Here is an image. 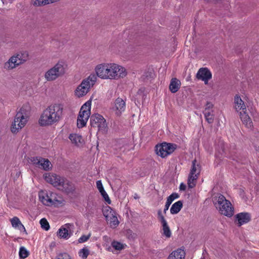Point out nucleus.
Wrapping results in <instances>:
<instances>
[{
    "label": "nucleus",
    "instance_id": "obj_1",
    "mask_svg": "<svg viewBox=\"0 0 259 259\" xmlns=\"http://www.w3.org/2000/svg\"><path fill=\"white\" fill-rule=\"evenodd\" d=\"M97 78L104 80H118L127 75L126 69L115 63H102L97 65L94 69Z\"/></svg>",
    "mask_w": 259,
    "mask_h": 259
},
{
    "label": "nucleus",
    "instance_id": "obj_2",
    "mask_svg": "<svg viewBox=\"0 0 259 259\" xmlns=\"http://www.w3.org/2000/svg\"><path fill=\"white\" fill-rule=\"evenodd\" d=\"M63 105L59 103H53L45 108L38 119L40 126H47L56 124L63 116Z\"/></svg>",
    "mask_w": 259,
    "mask_h": 259
},
{
    "label": "nucleus",
    "instance_id": "obj_3",
    "mask_svg": "<svg viewBox=\"0 0 259 259\" xmlns=\"http://www.w3.org/2000/svg\"><path fill=\"white\" fill-rule=\"evenodd\" d=\"M44 178L47 183L58 190L66 193H69L74 190V187L69 181L55 174H45L44 175Z\"/></svg>",
    "mask_w": 259,
    "mask_h": 259
},
{
    "label": "nucleus",
    "instance_id": "obj_4",
    "mask_svg": "<svg viewBox=\"0 0 259 259\" xmlns=\"http://www.w3.org/2000/svg\"><path fill=\"white\" fill-rule=\"evenodd\" d=\"M30 116L29 109L22 107L17 113L14 121L11 126V131L13 134H17L27 124Z\"/></svg>",
    "mask_w": 259,
    "mask_h": 259
},
{
    "label": "nucleus",
    "instance_id": "obj_5",
    "mask_svg": "<svg viewBox=\"0 0 259 259\" xmlns=\"http://www.w3.org/2000/svg\"><path fill=\"white\" fill-rule=\"evenodd\" d=\"M213 202L217 209L222 214L228 217H231L234 214V207L230 201L227 200L223 195L217 194L213 198Z\"/></svg>",
    "mask_w": 259,
    "mask_h": 259
},
{
    "label": "nucleus",
    "instance_id": "obj_6",
    "mask_svg": "<svg viewBox=\"0 0 259 259\" xmlns=\"http://www.w3.org/2000/svg\"><path fill=\"white\" fill-rule=\"evenodd\" d=\"M39 200L45 205L58 207L63 204V199L56 193L51 191L41 190L38 193Z\"/></svg>",
    "mask_w": 259,
    "mask_h": 259
},
{
    "label": "nucleus",
    "instance_id": "obj_7",
    "mask_svg": "<svg viewBox=\"0 0 259 259\" xmlns=\"http://www.w3.org/2000/svg\"><path fill=\"white\" fill-rule=\"evenodd\" d=\"M96 81V76L94 73L91 74L88 77L83 79L74 91L75 96L78 98L84 97L89 93Z\"/></svg>",
    "mask_w": 259,
    "mask_h": 259
},
{
    "label": "nucleus",
    "instance_id": "obj_8",
    "mask_svg": "<svg viewBox=\"0 0 259 259\" xmlns=\"http://www.w3.org/2000/svg\"><path fill=\"white\" fill-rule=\"evenodd\" d=\"M65 71L64 63L59 61L45 72L44 77L48 81H54L63 75Z\"/></svg>",
    "mask_w": 259,
    "mask_h": 259
},
{
    "label": "nucleus",
    "instance_id": "obj_9",
    "mask_svg": "<svg viewBox=\"0 0 259 259\" xmlns=\"http://www.w3.org/2000/svg\"><path fill=\"white\" fill-rule=\"evenodd\" d=\"M91 102L87 101L81 107L77 121L79 128L84 126L91 115Z\"/></svg>",
    "mask_w": 259,
    "mask_h": 259
},
{
    "label": "nucleus",
    "instance_id": "obj_10",
    "mask_svg": "<svg viewBox=\"0 0 259 259\" xmlns=\"http://www.w3.org/2000/svg\"><path fill=\"white\" fill-rule=\"evenodd\" d=\"M90 124L95 128H97L99 132L104 133L107 131V124L106 120L99 114H93L91 116Z\"/></svg>",
    "mask_w": 259,
    "mask_h": 259
},
{
    "label": "nucleus",
    "instance_id": "obj_11",
    "mask_svg": "<svg viewBox=\"0 0 259 259\" xmlns=\"http://www.w3.org/2000/svg\"><path fill=\"white\" fill-rule=\"evenodd\" d=\"M103 214L110 227L116 228L119 224L116 212L110 207L107 206L103 209Z\"/></svg>",
    "mask_w": 259,
    "mask_h": 259
},
{
    "label": "nucleus",
    "instance_id": "obj_12",
    "mask_svg": "<svg viewBox=\"0 0 259 259\" xmlns=\"http://www.w3.org/2000/svg\"><path fill=\"white\" fill-rule=\"evenodd\" d=\"M177 146L171 143H163L156 147V152L158 155L162 158L171 154L176 149Z\"/></svg>",
    "mask_w": 259,
    "mask_h": 259
},
{
    "label": "nucleus",
    "instance_id": "obj_13",
    "mask_svg": "<svg viewBox=\"0 0 259 259\" xmlns=\"http://www.w3.org/2000/svg\"><path fill=\"white\" fill-rule=\"evenodd\" d=\"M196 160L192 162V167L189 174L188 180V185L190 188H193L196 183L198 176L200 172V166L199 164H196Z\"/></svg>",
    "mask_w": 259,
    "mask_h": 259
},
{
    "label": "nucleus",
    "instance_id": "obj_14",
    "mask_svg": "<svg viewBox=\"0 0 259 259\" xmlns=\"http://www.w3.org/2000/svg\"><path fill=\"white\" fill-rule=\"evenodd\" d=\"M31 162L36 167L46 171L52 169L53 165L48 159L41 157L32 158Z\"/></svg>",
    "mask_w": 259,
    "mask_h": 259
},
{
    "label": "nucleus",
    "instance_id": "obj_15",
    "mask_svg": "<svg viewBox=\"0 0 259 259\" xmlns=\"http://www.w3.org/2000/svg\"><path fill=\"white\" fill-rule=\"evenodd\" d=\"M73 225L66 224L61 226L57 232V236L65 240L68 239L72 235L71 229H73Z\"/></svg>",
    "mask_w": 259,
    "mask_h": 259
},
{
    "label": "nucleus",
    "instance_id": "obj_16",
    "mask_svg": "<svg viewBox=\"0 0 259 259\" xmlns=\"http://www.w3.org/2000/svg\"><path fill=\"white\" fill-rule=\"evenodd\" d=\"M125 109V101L120 98H117L112 107V110L117 115H120Z\"/></svg>",
    "mask_w": 259,
    "mask_h": 259
},
{
    "label": "nucleus",
    "instance_id": "obj_17",
    "mask_svg": "<svg viewBox=\"0 0 259 259\" xmlns=\"http://www.w3.org/2000/svg\"><path fill=\"white\" fill-rule=\"evenodd\" d=\"M196 77L204 82L205 84L208 83V80L211 78L212 74L210 71L206 68H201L197 73Z\"/></svg>",
    "mask_w": 259,
    "mask_h": 259
},
{
    "label": "nucleus",
    "instance_id": "obj_18",
    "mask_svg": "<svg viewBox=\"0 0 259 259\" xmlns=\"http://www.w3.org/2000/svg\"><path fill=\"white\" fill-rule=\"evenodd\" d=\"M234 107L236 112L240 113V112L246 111V107L244 101L240 96L236 95L234 97Z\"/></svg>",
    "mask_w": 259,
    "mask_h": 259
},
{
    "label": "nucleus",
    "instance_id": "obj_19",
    "mask_svg": "<svg viewBox=\"0 0 259 259\" xmlns=\"http://www.w3.org/2000/svg\"><path fill=\"white\" fill-rule=\"evenodd\" d=\"M21 65L16 57L13 55L4 64V68L7 70H12Z\"/></svg>",
    "mask_w": 259,
    "mask_h": 259
},
{
    "label": "nucleus",
    "instance_id": "obj_20",
    "mask_svg": "<svg viewBox=\"0 0 259 259\" xmlns=\"http://www.w3.org/2000/svg\"><path fill=\"white\" fill-rule=\"evenodd\" d=\"M235 218L239 226L247 223L250 220V215L247 212L239 213L236 215Z\"/></svg>",
    "mask_w": 259,
    "mask_h": 259
},
{
    "label": "nucleus",
    "instance_id": "obj_21",
    "mask_svg": "<svg viewBox=\"0 0 259 259\" xmlns=\"http://www.w3.org/2000/svg\"><path fill=\"white\" fill-rule=\"evenodd\" d=\"M240 118L243 124L247 128H251L253 124L252 122L247 114L246 111L243 112H240L239 113Z\"/></svg>",
    "mask_w": 259,
    "mask_h": 259
},
{
    "label": "nucleus",
    "instance_id": "obj_22",
    "mask_svg": "<svg viewBox=\"0 0 259 259\" xmlns=\"http://www.w3.org/2000/svg\"><path fill=\"white\" fill-rule=\"evenodd\" d=\"M21 64L26 62L29 58V54L27 51L22 50L14 55Z\"/></svg>",
    "mask_w": 259,
    "mask_h": 259
},
{
    "label": "nucleus",
    "instance_id": "obj_23",
    "mask_svg": "<svg viewBox=\"0 0 259 259\" xmlns=\"http://www.w3.org/2000/svg\"><path fill=\"white\" fill-rule=\"evenodd\" d=\"M185 252L182 249H178L172 251L167 259H185Z\"/></svg>",
    "mask_w": 259,
    "mask_h": 259
},
{
    "label": "nucleus",
    "instance_id": "obj_24",
    "mask_svg": "<svg viewBox=\"0 0 259 259\" xmlns=\"http://www.w3.org/2000/svg\"><path fill=\"white\" fill-rule=\"evenodd\" d=\"M69 139L72 144L77 146H81L83 143L82 137L76 134H71L69 136Z\"/></svg>",
    "mask_w": 259,
    "mask_h": 259
},
{
    "label": "nucleus",
    "instance_id": "obj_25",
    "mask_svg": "<svg viewBox=\"0 0 259 259\" xmlns=\"http://www.w3.org/2000/svg\"><path fill=\"white\" fill-rule=\"evenodd\" d=\"M11 223L13 228L17 229L20 231H25L24 226L21 223L19 219L16 217L11 219Z\"/></svg>",
    "mask_w": 259,
    "mask_h": 259
},
{
    "label": "nucleus",
    "instance_id": "obj_26",
    "mask_svg": "<svg viewBox=\"0 0 259 259\" xmlns=\"http://www.w3.org/2000/svg\"><path fill=\"white\" fill-rule=\"evenodd\" d=\"M181 82L178 79L173 78L171 79L169 84V90L172 93H175L178 91Z\"/></svg>",
    "mask_w": 259,
    "mask_h": 259
},
{
    "label": "nucleus",
    "instance_id": "obj_27",
    "mask_svg": "<svg viewBox=\"0 0 259 259\" xmlns=\"http://www.w3.org/2000/svg\"><path fill=\"white\" fill-rule=\"evenodd\" d=\"M183 206V203L181 201H178L175 203H174L170 209V211L171 214H177L178 213L181 209Z\"/></svg>",
    "mask_w": 259,
    "mask_h": 259
},
{
    "label": "nucleus",
    "instance_id": "obj_28",
    "mask_svg": "<svg viewBox=\"0 0 259 259\" xmlns=\"http://www.w3.org/2000/svg\"><path fill=\"white\" fill-rule=\"evenodd\" d=\"M161 224L163 235H164L166 238L170 237L171 233L167 222L161 223Z\"/></svg>",
    "mask_w": 259,
    "mask_h": 259
},
{
    "label": "nucleus",
    "instance_id": "obj_29",
    "mask_svg": "<svg viewBox=\"0 0 259 259\" xmlns=\"http://www.w3.org/2000/svg\"><path fill=\"white\" fill-rule=\"evenodd\" d=\"M203 114L208 123H210L213 122L214 118L213 110H204Z\"/></svg>",
    "mask_w": 259,
    "mask_h": 259
},
{
    "label": "nucleus",
    "instance_id": "obj_30",
    "mask_svg": "<svg viewBox=\"0 0 259 259\" xmlns=\"http://www.w3.org/2000/svg\"><path fill=\"white\" fill-rule=\"evenodd\" d=\"M90 254V250L87 247H84L78 251V255L82 259H86Z\"/></svg>",
    "mask_w": 259,
    "mask_h": 259
},
{
    "label": "nucleus",
    "instance_id": "obj_31",
    "mask_svg": "<svg viewBox=\"0 0 259 259\" xmlns=\"http://www.w3.org/2000/svg\"><path fill=\"white\" fill-rule=\"evenodd\" d=\"M112 246L117 250H121L125 248L126 245L118 241H114L111 243Z\"/></svg>",
    "mask_w": 259,
    "mask_h": 259
},
{
    "label": "nucleus",
    "instance_id": "obj_32",
    "mask_svg": "<svg viewBox=\"0 0 259 259\" xmlns=\"http://www.w3.org/2000/svg\"><path fill=\"white\" fill-rule=\"evenodd\" d=\"M19 255L21 258L24 259L28 256L29 252L24 247L22 246L20 248Z\"/></svg>",
    "mask_w": 259,
    "mask_h": 259
},
{
    "label": "nucleus",
    "instance_id": "obj_33",
    "mask_svg": "<svg viewBox=\"0 0 259 259\" xmlns=\"http://www.w3.org/2000/svg\"><path fill=\"white\" fill-rule=\"evenodd\" d=\"M33 5L36 6H44L52 4L51 0H33Z\"/></svg>",
    "mask_w": 259,
    "mask_h": 259
},
{
    "label": "nucleus",
    "instance_id": "obj_34",
    "mask_svg": "<svg viewBox=\"0 0 259 259\" xmlns=\"http://www.w3.org/2000/svg\"><path fill=\"white\" fill-rule=\"evenodd\" d=\"M179 197V195L177 193H172L170 196H169L167 197L166 202L168 203L169 204H171L172 203V201H174L175 199L178 198Z\"/></svg>",
    "mask_w": 259,
    "mask_h": 259
},
{
    "label": "nucleus",
    "instance_id": "obj_35",
    "mask_svg": "<svg viewBox=\"0 0 259 259\" xmlns=\"http://www.w3.org/2000/svg\"><path fill=\"white\" fill-rule=\"evenodd\" d=\"M40 224L42 228L46 231L50 229V225L46 219H42L40 220Z\"/></svg>",
    "mask_w": 259,
    "mask_h": 259
},
{
    "label": "nucleus",
    "instance_id": "obj_36",
    "mask_svg": "<svg viewBox=\"0 0 259 259\" xmlns=\"http://www.w3.org/2000/svg\"><path fill=\"white\" fill-rule=\"evenodd\" d=\"M91 234L89 233L88 235H83L78 239V242L79 243H82L87 242L91 237Z\"/></svg>",
    "mask_w": 259,
    "mask_h": 259
},
{
    "label": "nucleus",
    "instance_id": "obj_37",
    "mask_svg": "<svg viewBox=\"0 0 259 259\" xmlns=\"http://www.w3.org/2000/svg\"><path fill=\"white\" fill-rule=\"evenodd\" d=\"M157 218L161 224L167 222L160 209L158 210L157 211Z\"/></svg>",
    "mask_w": 259,
    "mask_h": 259
},
{
    "label": "nucleus",
    "instance_id": "obj_38",
    "mask_svg": "<svg viewBox=\"0 0 259 259\" xmlns=\"http://www.w3.org/2000/svg\"><path fill=\"white\" fill-rule=\"evenodd\" d=\"M100 192L102 197L104 198L105 201L108 204H110L111 202V200L106 191L104 190L103 191H100Z\"/></svg>",
    "mask_w": 259,
    "mask_h": 259
},
{
    "label": "nucleus",
    "instance_id": "obj_39",
    "mask_svg": "<svg viewBox=\"0 0 259 259\" xmlns=\"http://www.w3.org/2000/svg\"><path fill=\"white\" fill-rule=\"evenodd\" d=\"M57 259H72L71 256L66 253H61L58 256Z\"/></svg>",
    "mask_w": 259,
    "mask_h": 259
},
{
    "label": "nucleus",
    "instance_id": "obj_40",
    "mask_svg": "<svg viewBox=\"0 0 259 259\" xmlns=\"http://www.w3.org/2000/svg\"><path fill=\"white\" fill-rule=\"evenodd\" d=\"M96 185H97V187L98 190L99 191V192L103 191L104 189L103 186L102 185V183L101 182V181H100V180L97 181V182H96Z\"/></svg>",
    "mask_w": 259,
    "mask_h": 259
},
{
    "label": "nucleus",
    "instance_id": "obj_41",
    "mask_svg": "<svg viewBox=\"0 0 259 259\" xmlns=\"http://www.w3.org/2000/svg\"><path fill=\"white\" fill-rule=\"evenodd\" d=\"M213 105L212 103L207 102L205 105L204 110H213Z\"/></svg>",
    "mask_w": 259,
    "mask_h": 259
},
{
    "label": "nucleus",
    "instance_id": "obj_42",
    "mask_svg": "<svg viewBox=\"0 0 259 259\" xmlns=\"http://www.w3.org/2000/svg\"><path fill=\"white\" fill-rule=\"evenodd\" d=\"M170 205V204H169L168 203L166 202L165 206H164V209L163 210V213L164 214H166V211L168 210Z\"/></svg>",
    "mask_w": 259,
    "mask_h": 259
},
{
    "label": "nucleus",
    "instance_id": "obj_43",
    "mask_svg": "<svg viewBox=\"0 0 259 259\" xmlns=\"http://www.w3.org/2000/svg\"><path fill=\"white\" fill-rule=\"evenodd\" d=\"M180 190H185L186 189V185L183 183H181L180 186Z\"/></svg>",
    "mask_w": 259,
    "mask_h": 259
},
{
    "label": "nucleus",
    "instance_id": "obj_44",
    "mask_svg": "<svg viewBox=\"0 0 259 259\" xmlns=\"http://www.w3.org/2000/svg\"><path fill=\"white\" fill-rule=\"evenodd\" d=\"M10 3H12L13 2L14 0H9Z\"/></svg>",
    "mask_w": 259,
    "mask_h": 259
},
{
    "label": "nucleus",
    "instance_id": "obj_45",
    "mask_svg": "<svg viewBox=\"0 0 259 259\" xmlns=\"http://www.w3.org/2000/svg\"><path fill=\"white\" fill-rule=\"evenodd\" d=\"M215 155H216V156H217V157H219V156H219V154H215Z\"/></svg>",
    "mask_w": 259,
    "mask_h": 259
}]
</instances>
